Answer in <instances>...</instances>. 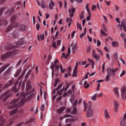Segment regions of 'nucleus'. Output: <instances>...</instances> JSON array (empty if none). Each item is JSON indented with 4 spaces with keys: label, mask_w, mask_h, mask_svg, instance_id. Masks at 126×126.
Returning a JSON list of instances; mask_svg holds the SVG:
<instances>
[{
    "label": "nucleus",
    "mask_w": 126,
    "mask_h": 126,
    "mask_svg": "<svg viewBox=\"0 0 126 126\" xmlns=\"http://www.w3.org/2000/svg\"><path fill=\"white\" fill-rule=\"evenodd\" d=\"M29 94H25V93H22L20 94V97L16 99H13L7 106L8 109H16L11 111L9 113L10 116H14L18 112V108L17 107H21L23 106L26 102L30 99Z\"/></svg>",
    "instance_id": "1"
},
{
    "label": "nucleus",
    "mask_w": 126,
    "mask_h": 126,
    "mask_svg": "<svg viewBox=\"0 0 126 126\" xmlns=\"http://www.w3.org/2000/svg\"><path fill=\"white\" fill-rule=\"evenodd\" d=\"M84 105L85 111H86V110L88 109L86 113L87 118H92L94 115V110L91 108L92 106V102L89 101L87 104L85 101H84Z\"/></svg>",
    "instance_id": "2"
},
{
    "label": "nucleus",
    "mask_w": 126,
    "mask_h": 126,
    "mask_svg": "<svg viewBox=\"0 0 126 126\" xmlns=\"http://www.w3.org/2000/svg\"><path fill=\"white\" fill-rule=\"evenodd\" d=\"M119 70V68H116L115 69L114 68H110V67H108L106 69V71L107 75H106L105 81L106 82H109V80H110V77L111 76H115L116 75V72Z\"/></svg>",
    "instance_id": "3"
},
{
    "label": "nucleus",
    "mask_w": 126,
    "mask_h": 126,
    "mask_svg": "<svg viewBox=\"0 0 126 126\" xmlns=\"http://www.w3.org/2000/svg\"><path fill=\"white\" fill-rule=\"evenodd\" d=\"M51 68L52 70V77L54 76V70L56 72V75H58L59 74V69L60 68V65L59 64V61L58 60H56L54 62L52 63Z\"/></svg>",
    "instance_id": "4"
},
{
    "label": "nucleus",
    "mask_w": 126,
    "mask_h": 126,
    "mask_svg": "<svg viewBox=\"0 0 126 126\" xmlns=\"http://www.w3.org/2000/svg\"><path fill=\"white\" fill-rule=\"evenodd\" d=\"M16 18V16H13L11 18V25L9 26L8 27H7L5 30L6 32H9V31H11L13 27H15V28H16V27H18V25H19V23L15 22Z\"/></svg>",
    "instance_id": "5"
},
{
    "label": "nucleus",
    "mask_w": 126,
    "mask_h": 126,
    "mask_svg": "<svg viewBox=\"0 0 126 126\" xmlns=\"http://www.w3.org/2000/svg\"><path fill=\"white\" fill-rule=\"evenodd\" d=\"M12 95V92L11 91H7L5 93L2 94L0 96V99H2L3 102H4L9 98V97H11Z\"/></svg>",
    "instance_id": "6"
},
{
    "label": "nucleus",
    "mask_w": 126,
    "mask_h": 126,
    "mask_svg": "<svg viewBox=\"0 0 126 126\" xmlns=\"http://www.w3.org/2000/svg\"><path fill=\"white\" fill-rule=\"evenodd\" d=\"M16 54H17V50H14L12 51H9L3 54L1 56V59L2 60H4V59H6L7 57H9V56H14V55H16Z\"/></svg>",
    "instance_id": "7"
},
{
    "label": "nucleus",
    "mask_w": 126,
    "mask_h": 126,
    "mask_svg": "<svg viewBox=\"0 0 126 126\" xmlns=\"http://www.w3.org/2000/svg\"><path fill=\"white\" fill-rule=\"evenodd\" d=\"M121 98L123 100H126V87H123L121 88Z\"/></svg>",
    "instance_id": "8"
},
{
    "label": "nucleus",
    "mask_w": 126,
    "mask_h": 126,
    "mask_svg": "<svg viewBox=\"0 0 126 126\" xmlns=\"http://www.w3.org/2000/svg\"><path fill=\"white\" fill-rule=\"evenodd\" d=\"M113 105L115 112L118 113V112H119V108L120 107V103L116 100H114L113 101Z\"/></svg>",
    "instance_id": "9"
},
{
    "label": "nucleus",
    "mask_w": 126,
    "mask_h": 126,
    "mask_svg": "<svg viewBox=\"0 0 126 126\" xmlns=\"http://www.w3.org/2000/svg\"><path fill=\"white\" fill-rule=\"evenodd\" d=\"M70 17H72L74 15V12H75V8L73 7V6H71V9H68Z\"/></svg>",
    "instance_id": "10"
},
{
    "label": "nucleus",
    "mask_w": 126,
    "mask_h": 126,
    "mask_svg": "<svg viewBox=\"0 0 126 126\" xmlns=\"http://www.w3.org/2000/svg\"><path fill=\"white\" fill-rule=\"evenodd\" d=\"M69 87V84H67V85L65 88L63 87L62 90H60V91H59L58 92H57L58 94L60 95H62L63 91H66V90H67V89H68Z\"/></svg>",
    "instance_id": "11"
},
{
    "label": "nucleus",
    "mask_w": 126,
    "mask_h": 126,
    "mask_svg": "<svg viewBox=\"0 0 126 126\" xmlns=\"http://www.w3.org/2000/svg\"><path fill=\"white\" fill-rule=\"evenodd\" d=\"M7 21L5 19H2L0 18V25H7Z\"/></svg>",
    "instance_id": "12"
},
{
    "label": "nucleus",
    "mask_w": 126,
    "mask_h": 126,
    "mask_svg": "<svg viewBox=\"0 0 126 126\" xmlns=\"http://www.w3.org/2000/svg\"><path fill=\"white\" fill-rule=\"evenodd\" d=\"M104 114L105 118L106 120H108L109 119H110V114H109V112H108V110L105 109L104 111Z\"/></svg>",
    "instance_id": "13"
},
{
    "label": "nucleus",
    "mask_w": 126,
    "mask_h": 126,
    "mask_svg": "<svg viewBox=\"0 0 126 126\" xmlns=\"http://www.w3.org/2000/svg\"><path fill=\"white\" fill-rule=\"evenodd\" d=\"M69 55H70V47H68V54H67L65 55V53H63V57L64 58V59H67V57H68L69 56Z\"/></svg>",
    "instance_id": "14"
},
{
    "label": "nucleus",
    "mask_w": 126,
    "mask_h": 126,
    "mask_svg": "<svg viewBox=\"0 0 126 126\" xmlns=\"http://www.w3.org/2000/svg\"><path fill=\"white\" fill-rule=\"evenodd\" d=\"M93 57H94V59H96V61H99V60H100V56L95 53V50L93 51Z\"/></svg>",
    "instance_id": "15"
},
{
    "label": "nucleus",
    "mask_w": 126,
    "mask_h": 126,
    "mask_svg": "<svg viewBox=\"0 0 126 126\" xmlns=\"http://www.w3.org/2000/svg\"><path fill=\"white\" fill-rule=\"evenodd\" d=\"M14 11V9L13 8H11L6 12V14L7 15H11V14H12V13Z\"/></svg>",
    "instance_id": "16"
},
{
    "label": "nucleus",
    "mask_w": 126,
    "mask_h": 126,
    "mask_svg": "<svg viewBox=\"0 0 126 126\" xmlns=\"http://www.w3.org/2000/svg\"><path fill=\"white\" fill-rule=\"evenodd\" d=\"M8 66H9V64H5L2 67H1L0 68V73H1V72L5 70L7 67H8Z\"/></svg>",
    "instance_id": "17"
},
{
    "label": "nucleus",
    "mask_w": 126,
    "mask_h": 126,
    "mask_svg": "<svg viewBox=\"0 0 126 126\" xmlns=\"http://www.w3.org/2000/svg\"><path fill=\"white\" fill-rule=\"evenodd\" d=\"M114 91L116 97H119V96H120V93L119 92V88H115Z\"/></svg>",
    "instance_id": "18"
},
{
    "label": "nucleus",
    "mask_w": 126,
    "mask_h": 126,
    "mask_svg": "<svg viewBox=\"0 0 126 126\" xmlns=\"http://www.w3.org/2000/svg\"><path fill=\"white\" fill-rule=\"evenodd\" d=\"M12 36L14 38H18L19 37V34L18 33V31H15L12 33Z\"/></svg>",
    "instance_id": "19"
},
{
    "label": "nucleus",
    "mask_w": 126,
    "mask_h": 126,
    "mask_svg": "<svg viewBox=\"0 0 126 126\" xmlns=\"http://www.w3.org/2000/svg\"><path fill=\"white\" fill-rule=\"evenodd\" d=\"M23 44V40H22V38L18 39L17 42L16 43V45H17L18 46H21Z\"/></svg>",
    "instance_id": "20"
},
{
    "label": "nucleus",
    "mask_w": 126,
    "mask_h": 126,
    "mask_svg": "<svg viewBox=\"0 0 126 126\" xmlns=\"http://www.w3.org/2000/svg\"><path fill=\"white\" fill-rule=\"evenodd\" d=\"M54 6H55V2L53 1H51V2L49 4V9L51 10L54 9Z\"/></svg>",
    "instance_id": "21"
},
{
    "label": "nucleus",
    "mask_w": 126,
    "mask_h": 126,
    "mask_svg": "<svg viewBox=\"0 0 126 126\" xmlns=\"http://www.w3.org/2000/svg\"><path fill=\"white\" fill-rule=\"evenodd\" d=\"M9 83L6 84L5 86L4 87V88H7L8 86H10V85H12V84H13V80H10L9 81Z\"/></svg>",
    "instance_id": "22"
},
{
    "label": "nucleus",
    "mask_w": 126,
    "mask_h": 126,
    "mask_svg": "<svg viewBox=\"0 0 126 126\" xmlns=\"http://www.w3.org/2000/svg\"><path fill=\"white\" fill-rule=\"evenodd\" d=\"M14 48H15V46H13L11 44H8L6 46V50H11V49H14Z\"/></svg>",
    "instance_id": "23"
},
{
    "label": "nucleus",
    "mask_w": 126,
    "mask_h": 126,
    "mask_svg": "<svg viewBox=\"0 0 126 126\" xmlns=\"http://www.w3.org/2000/svg\"><path fill=\"white\" fill-rule=\"evenodd\" d=\"M22 69H21V68H20L17 70L16 73L14 74L15 77H17L18 75H19V73L21 72Z\"/></svg>",
    "instance_id": "24"
},
{
    "label": "nucleus",
    "mask_w": 126,
    "mask_h": 126,
    "mask_svg": "<svg viewBox=\"0 0 126 126\" xmlns=\"http://www.w3.org/2000/svg\"><path fill=\"white\" fill-rule=\"evenodd\" d=\"M52 38H53V41L52 42V46L53 47H54V48H55V49H57V43H56L55 42V36L52 35L51 36Z\"/></svg>",
    "instance_id": "25"
},
{
    "label": "nucleus",
    "mask_w": 126,
    "mask_h": 126,
    "mask_svg": "<svg viewBox=\"0 0 126 126\" xmlns=\"http://www.w3.org/2000/svg\"><path fill=\"white\" fill-rule=\"evenodd\" d=\"M20 30L21 31H25L26 30V26L25 25H22L20 26Z\"/></svg>",
    "instance_id": "26"
},
{
    "label": "nucleus",
    "mask_w": 126,
    "mask_h": 126,
    "mask_svg": "<svg viewBox=\"0 0 126 126\" xmlns=\"http://www.w3.org/2000/svg\"><path fill=\"white\" fill-rule=\"evenodd\" d=\"M112 44L113 47H114V48H118V47H119V43H118V42L117 41H113L112 42Z\"/></svg>",
    "instance_id": "27"
},
{
    "label": "nucleus",
    "mask_w": 126,
    "mask_h": 126,
    "mask_svg": "<svg viewBox=\"0 0 126 126\" xmlns=\"http://www.w3.org/2000/svg\"><path fill=\"white\" fill-rule=\"evenodd\" d=\"M30 89H31V82L30 81H28L27 83V90H29Z\"/></svg>",
    "instance_id": "28"
},
{
    "label": "nucleus",
    "mask_w": 126,
    "mask_h": 126,
    "mask_svg": "<svg viewBox=\"0 0 126 126\" xmlns=\"http://www.w3.org/2000/svg\"><path fill=\"white\" fill-rule=\"evenodd\" d=\"M63 87V83H62L61 84H60L58 88L55 90H53V94H55L56 91H58V90H59V89H61V88H62V87Z\"/></svg>",
    "instance_id": "29"
},
{
    "label": "nucleus",
    "mask_w": 126,
    "mask_h": 126,
    "mask_svg": "<svg viewBox=\"0 0 126 126\" xmlns=\"http://www.w3.org/2000/svg\"><path fill=\"white\" fill-rule=\"evenodd\" d=\"M76 50H77V46L76 45H73L72 47V53L73 54H75L76 52Z\"/></svg>",
    "instance_id": "30"
},
{
    "label": "nucleus",
    "mask_w": 126,
    "mask_h": 126,
    "mask_svg": "<svg viewBox=\"0 0 126 126\" xmlns=\"http://www.w3.org/2000/svg\"><path fill=\"white\" fill-rule=\"evenodd\" d=\"M64 110H65V108L64 107H62L61 108H60L59 109H58V113L59 114H61V113H63V111H64Z\"/></svg>",
    "instance_id": "31"
},
{
    "label": "nucleus",
    "mask_w": 126,
    "mask_h": 126,
    "mask_svg": "<svg viewBox=\"0 0 126 126\" xmlns=\"http://www.w3.org/2000/svg\"><path fill=\"white\" fill-rule=\"evenodd\" d=\"M120 126H126V120L121 119Z\"/></svg>",
    "instance_id": "32"
},
{
    "label": "nucleus",
    "mask_w": 126,
    "mask_h": 126,
    "mask_svg": "<svg viewBox=\"0 0 126 126\" xmlns=\"http://www.w3.org/2000/svg\"><path fill=\"white\" fill-rule=\"evenodd\" d=\"M97 95H98V94L95 93L93 96H92L91 99L93 100V101H96V98H97Z\"/></svg>",
    "instance_id": "33"
},
{
    "label": "nucleus",
    "mask_w": 126,
    "mask_h": 126,
    "mask_svg": "<svg viewBox=\"0 0 126 126\" xmlns=\"http://www.w3.org/2000/svg\"><path fill=\"white\" fill-rule=\"evenodd\" d=\"M66 21L67 23H68V27L71 25V19L67 18L66 20Z\"/></svg>",
    "instance_id": "34"
},
{
    "label": "nucleus",
    "mask_w": 126,
    "mask_h": 126,
    "mask_svg": "<svg viewBox=\"0 0 126 126\" xmlns=\"http://www.w3.org/2000/svg\"><path fill=\"white\" fill-rule=\"evenodd\" d=\"M77 112V109L76 108V107H74L71 114L72 115H76Z\"/></svg>",
    "instance_id": "35"
},
{
    "label": "nucleus",
    "mask_w": 126,
    "mask_h": 126,
    "mask_svg": "<svg viewBox=\"0 0 126 126\" xmlns=\"http://www.w3.org/2000/svg\"><path fill=\"white\" fill-rule=\"evenodd\" d=\"M88 6H89V3H87L86 5V9L87 10V12L89 13V15H90V10L88 8Z\"/></svg>",
    "instance_id": "36"
},
{
    "label": "nucleus",
    "mask_w": 126,
    "mask_h": 126,
    "mask_svg": "<svg viewBox=\"0 0 126 126\" xmlns=\"http://www.w3.org/2000/svg\"><path fill=\"white\" fill-rule=\"evenodd\" d=\"M88 62H89V63H92V68H94V62H93V60H91L90 59H88Z\"/></svg>",
    "instance_id": "37"
},
{
    "label": "nucleus",
    "mask_w": 126,
    "mask_h": 126,
    "mask_svg": "<svg viewBox=\"0 0 126 126\" xmlns=\"http://www.w3.org/2000/svg\"><path fill=\"white\" fill-rule=\"evenodd\" d=\"M84 87L85 88H88L89 86H90V85L87 83V81H85L84 83Z\"/></svg>",
    "instance_id": "38"
},
{
    "label": "nucleus",
    "mask_w": 126,
    "mask_h": 126,
    "mask_svg": "<svg viewBox=\"0 0 126 126\" xmlns=\"http://www.w3.org/2000/svg\"><path fill=\"white\" fill-rule=\"evenodd\" d=\"M84 18V11H82L80 15V19H83Z\"/></svg>",
    "instance_id": "39"
},
{
    "label": "nucleus",
    "mask_w": 126,
    "mask_h": 126,
    "mask_svg": "<svg viewBox=\"0 0 126 126\" xmlns=\"http://www.w3.org/2000/svg\"><path fill=\"white\" fill-rule=\"evenodd\" d=\"M76 25L78 29H80L81 31L82 30V27H81V24L78 23H77Z\"/></svg>",
    "instance_id": "40"
},
{
    "label": "nucleus",
    "mask_w": 126,
    "mask_h": 126,
    "mask_svg": "<svg viewBox=\"0 0 126 126\" xmlns=\"http://www.w3.org/2000/svg\"><path fill=\"white\" fill-rule=\"evenodd\" d=\"M6 7H2L0 8V16L2 14V12L4 11Z\"/></svg>",
    "instance_id": "41"
},
{
    "label": "nucleus",
    "mask_w": 126,
    "mask_h": 126,
    "mask_svg": "<svg viewBox=\"0 0 126 126\" xmlns=\"http://www.w3.org/2000/svg\"><path fill=\"white\" fill-rule=\"evenodd\" d=\"M41 6L42 8H46V5L45 4L44 1H41Z\"/></svg>",
    "instance_id": "42"
},
{
    "label": "nucleus",
    "mask_w": 126,
    "mask_h": 126,
    "mask_svg": "<svg viewBox=\"0 0 126 126\" xmlns=\"http://www.w3.org/2000/svg\"><path fill=\"white\" fill-rule=\"evenodd\" d=\"M12 90L14 92H18V88H16V85H15L13 88H12Z\"/></svg>",
    "instance_id": "43"
},
{
    "label": "nucleus",
    "mask_w": 126,
    "mask_h": 126,
    "mask_svg": "<svg viewBox=\"0 0 126 126\" xmlns=\"http://www.w3.org/2000/svg\"><path fill=\"white\" fill-rule=\"evenodd\" d=\"M0 121L2 123V124H4V123H5V120H4V118L2 117V116H0Z\"/></svg>",
    "instance_id": "44"
},
{
    "label": "nucleus",
    "mask_w": 126,
    "mask_h": 126,
    "mask_svg": "<svg viewBox=\"0 0 126 126\" xmlns=\"http://www.w3.org/2000/svg\"><path fill=\"white\" fill-rule=\"evenodd\" d=\"M26 69L24 70V71L23 72L22 75L20 76V77L19 78V80H20V79H21V78H22V77H23V76H24V75L25 74V71H26Z\"/></svg>",
    "instance_id": "45"
},
{
    "label": "nucleus",
    "mask_w": 126,
    "mask_h": 126,
    "mask_svg": "<svg viewBox=\"0 0 126 126\" xmlns=\"http://www.w3.org/2000/svg\"><path fill=\"white\" fill-rule=\"evenodd\" d=\"M79 65H85L86 64V62L85 61L79 62Z\"/></svg>",
    "instance_id": "46"
},
{
    "label": "nucleus",
    "mask_w": 126,
    "mask_h": 126,
    "mask_svg": "<svg viewBox=\"0 0 126 126\" xmlns=\"http://www.w3.org/2000/svg\"><path fill=\"white\" fill-rule=\"evenodd\" d=\"M77 74V71H74L73 70L72 76L73 77H75Z\"/></svg>",
    "instance_id": "47"
},
{
    "label": "nucleus",
    "mask_w": 126,
    "mask_h": 126,
    "mask_svg": "<svg viewBox=\"0 0 126 126\" xmlns=\"http://www.w3.org/2000/svg\"><path fill=\"white\" fill-rule=\"evenodd\" d=\"M101 33H102V35H103V36H108V34H107V33H105V32H104V31H103L102 29L101 30Z\"/></svg>",
    "instance_id": "48"
},
{
    "label": "nucleus",
    "mask_w": 126,
    "mask_h": 126,
    "mask_svg": "<svg viewBox=\"0 0 126 126\" xmlns=\"http://www.w3.org/2000/svg\"><path fill=\"white\" fill-rule=\"evenodd\" d=\"M113 57L114 59H115V60L117 61V60H118V53H114Z\"/></svg>",
    "instance_id": "49"
},
{
    "label": "nucleus",
    "mask_w": 126,
    "mask_h": 126,
    "mask_svg": "<svg viewBox=\"0 0 126 126\" xmlns=\"http://www.w3.org/2000/svg\"><path fill=\"white\" fill-rule=\"evenodd\" d=\"M13 122H14V119L12 118L9 120V125H11V124L13 123Z\"/></svg>",
    "instance_id": "50"
},
{
    "label": "nucleus",
    "mask_w": 126,
    "mask_h": 126,
    "mask_svg": "<svg viewBox=\"0 0 126 126\" xmlns=\"http://www.w3.org/2000/svg\"><path fill=\"white\" fill-rule=\"evenodd\" d=\"M96 51H97V52H98V53H99L101 56L103 55V52H102L101 50L97 48Z\"/></svg>",
    "instance_id": "51"
},
{
    "label": "nucleus",
    "mask_w": 126,
    "mask_h": 126,
    "mask_svg": "<svg viewBox=\"0 0 126 126\" xmlns=\"http://www.w3.org/2000/svg\"><path fill=\"white\" fill-rule=\"evenodd\" d=\"M45 38V36L44 35V33H43L42 35V34H40V39L41 40V41H43V40H44Z\"/></svg>",
    "instance_id": "52"
},
{
    "label": "nucleus",
    "mask_w": 126,
    "mask_h": 126,
    "mask_svg": "<svg viewBox=\"0 0 126 126\" xmlns=\"http://www.w3.org/2000/svg\"><path fill=\"white\" fill-rule=\"evenodd\" d=\"M22 63V60H20L16 64V66H19Z\"/></svg>",
    "instance_id": "53"
},
{
    "label": "nucleus",
    "mask_w": 126,
    "mask_h": 126,
    "mask_svg": "<svg viewBox=\"0 0 126 126\" xmlns=\"http://www.w3.org/2000/svg\"><path fill=\"white\" fill-rule=\"evenodd\" d=\"M96 8V5H93L92 7V10H93V11H94V10H95Z\"/></svg>",
    "instance_id": "54"
},
{
    "label": "nucleus",
    "mask_w": 126,
    "mask_h": 126,
    "mask_svg": "<svg viewBox=\"0 0 126 126\" xmlns=\"http://www.w3.org/2000/svg\"><path fill=\"white\" fill-rule=\"evenodd\" d=\"M40 29V24L39 23L36 24V30H37V31H39Z\"/></svg>",
    "instance_id": "55"
},
{
    "label": "nucleus",
    "mask_w": 126,
    "mask_h": 126,
    "mask_svg": "<svg viewBox=\"0 0 126 126\" xmlns=\"http://www.w3.org/2000/svg\"><path fill=\"white\" fill-rule=\"evenodd\" d=\"M60 69L61 70L62 73H64V69H63V66H62V65L60 66Z\"/></svg>",
    "instance_id": "56"
},
{
    "label": "nucleus",
    "mask_w": 126,
    "mask_h": 126,
    "mask_svg": "<svg viewBox=\"0 0 126 126\" xmlns=\"http://www.w3.org/2000/svg\"><path fill=\"white\" fill-rule=\"evenodd\" d=\"M58 82H59V79H56L55 81V83L54 84V87H56V86H57L58 85Z\"/></svg>",
    "instance_id": "57"
},
{
    "label": "nucleus",
    "mask_w": 126,
    "mask_h": 126,
    "mask_svg": "<svg viewBox=\"0 0 126 126\" xmlns=\"http://www.w3.org/2000/svg\"><path fill=\"white\" fill-rule=\"evenodd\" d=\"M97 47H100V46L101 45V42L99 40H97Z\"/></svg>",
    "instance_id": "58"
},
{
    "label": "nucleus",
    "mask_w": 126,
    "mask_h": 126,
    "mask_svg": "<svg viewBox=\"0 0 126 126\" xmlns=\"http://www.w3.org/2000/svg\"><path fill=\"white\" fill-rule=\"evenodd\" d=\"M71 117H72V116H71V115L66 114L64 115V118H69Z\"/></svg>",
    "instance_id": "59"
},
{
    "label": "nucleus",
    "mask_w": 126,
    "mask_h": 126,
    "mask_svg": "<svg viewBox=\"0 0 126 126\" xmlns=\"http://www.w3.org/2000/svg\"><path fill=\"white\" fill-rule=\"evenodd\" d=\"M117 27H118V28H120V29L121 31H122L123 28L122 27V25L119 24V25H118Z\"/></svg>",
    "instance_id": "60"
},
{
    "label": "nucleus",
    "mask_w": 126,
    "mask_h": 126,
    "mask_svg": "<svg viewBox=\"0 0 126 126\" xmlns=\"http://www.w3.org/2000/svg\"><path fill=\"white\" fill-rule=\"evenodd\" d=\"M40 109L42 111H44V109H45V105H44V104L42 105Z\"/></svg>",
    "instance_id": "61"
},
{
    "label": "nucleus",
    "mask_w": 126,
    "mask_h": 126,
    "mask_svg": "<svg viewBox=\"0 0 126 126\" xmlns=\"http://www.w3.org/2000/svg\"><path fill=\"white\" fill-rule=\"evenodd\" d=\"M121 25L123 27V29L126 28V24H125V23H122Z\"/></svg>",
    "instance_id": "62"
},
{
    "label": "nucleus",
    "mask_w": 126,
    "mask_h": 126,
    "mask_svg": "<svg viewBox=\"0 0 126 126\" xmlns=\"http://www.w3.org/2000/svg\"><path fill=\"white\" fill-rule=\"evenodd\" d=\"M124 74H126V71L123 70L122 71V73L120 74V77H122V76H123V75H124Z\"/></svg>",
    "instance_id": "63"
},
{
    "label": "nucleus",
    "mask_w": 126,
    "mask_h": 126,
    "mask_svg": "<svg viewBox=\"0 0 126 126\" xmlns=\"http://www.w3.org/2000/svg\"><path fill=\"white\" fill-rule=\"evenodd\" d=\"M90 51H91V46H90V47H89L88 48L87 50V52L88 53H90Z\"/></svg>",
    "instance_id": "64"
}]
</instances>
